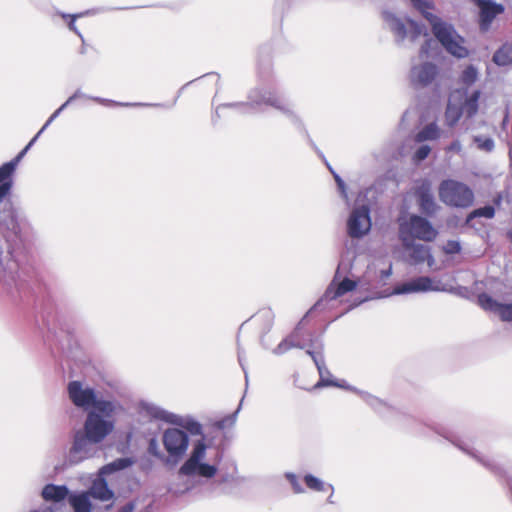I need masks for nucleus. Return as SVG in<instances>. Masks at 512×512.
Returning a JSON list of instances; mask_svg holds the SVG:
<instances>
[{
	"label": "nucleus",
	"instance_id": "18",
	"mask_svg": "<svg viewBox=\"0 0 512 512\" xmlns=\"http://www.w3.org/2000/svg\"><path fill=\"white\" fill-rule=\"evenodd\" d=\"M478 302L484 310L497 314L502 321H512V303H500L485 293L478 296Z\"/></svg>",
	"mask_w": 512,
	"mask_h": 512
},
{
	"label": "nucleus",
	"instance_id": "14",
	"mask_svg": "<svg viewBox=\"0 0 512 512\" xmlns=\"http://www.w3.org/2000/svg\"><path fill=\"white\" fill-rule=\"evenodd\" d=\"M437 74L438 68L431 62L413 64L409 73L410 83L415 88H423L430 85Z\"/></svg>",
	"mask_w": 512,
	"mask_h": 512
},
{
	"label": "nucleus",
	"instance_id": "26",
	"mask_svg": "<svg viewBox=\"0 0 512 512\" xmlns=\"http://www.w3.org/2000/svg\"><path fill=\"white\" fill-rule=\"evenodd\" d=\"M90 498L89 493L81 492L70 494L68 500L74 512H92Z\"/></svg>",
	"mask_w": 512,
	"mask_h": 512
},
{
	"label": "nucleus",
	"instance_id": "56",
	"mask_svg": "<svg viewBox=\"0 0 512 512\" xmlns=\"http://www.w3.org/2000/svg\"><path fill=\"white\" fill-rule=\"evenodd\" d=\"M509 156H510V159L512 160V149H510V151H509Z\"/></svg>",
	"mask_w": 512,
	"mask_h": 512
},
{
	"label": "nucleus",
	"instance_id": "19",
	"mask_svg": "<svg viewBox=\"0 0 512 512\" xmlns=\"http://www.w3.org/2000/svg\"><path fill=\"white\" fill-rule=\"evenodd\" d=\"M357 286V282L349 278H344L338 284L333 281L326 289L323 297L313 306L311 310L319 309L324 301L335 300L338 297L354 290Z\"/></svg>",
	"mask_w": 512,
	"mask_h": 512
},
{
	"label": "nucleus",
	"instance_id": "32",
	"mask_svg": "<svg viewBox=\"0 0 512 512\" xmlns=\"http://www.w3.org/2000/svg\"><path fill=\"white\" fill-rule=\"evenodd\" d=\"M82 96L80 91H76L72 96H70L67 101L62 104L47 120L44 126L40 129V131L36 134V139L38 136L59 116V114L76 98Z\"/></svg>",
	"mask_w": 512,
	"mask_h": 512
},
{
	"label": "nucleus",
	"instance_id": "13",
	"mask_svg": "<svg viewBox=\"0 0 512 512\" xmlns=\"http://www.w3.org/2000/svg\"><path fill=\"white\" fill-rule=\"evenodd\" d=\"M441 290H443V288L441 287L440 281L434 280L427 276H420L411 279L410 281L398 284L397 286H395L393 294L401 295Z\"/></svg>",
	"mask_w": 512,
	"mask_h": 512
},
{
	"label": "nucleus",
	"instance_id": "2",
	"mask_svg": "<svg viewBox=\"0 0 512 512\" xmlns=\"http://www.w3.org/2000/svg\"><path fill=\"white\" fill-rule=\"evenodd\" d=\"M207 449L204 437L194 441L188 458L179 468V475L213 478L218 471V461H207Z\"/></svg>",
	"mask_w": 512,
	"mask_h": 512
},
{
	"label": "nucleus",
	"instance_id": "8",
	"mask_svg": "<svg viewBox=\"0 0 512 512\" xmlns=\"http://www.w3.org/2000/svg\"><path fill=\"white\" fill-rule=\"evenodd\" d=\"M438 194L444 204L461 208L470 206L474 199L472 190L466 184L452 179L440 183Z\"/></svg>",
	"mask_w": 512,
	"mask_h": 512
},
{
	"label": "nucleus",
	"instance_id": "35",
	"mask_svg": "<svg viewBox=\"0 0 512 512\" xmlns=\"http://www.w3.org/2000/svg\"><path fill=\"white\" fill-rule=\"evenodd\" d=\"M304 481H305V484L307 485V487L311 490L323 491L325 488V483L321 479H319L311 474L305 475Z\"/></svg>",
	"mask_w": 512,
	"mask_h": 512
},
{
	"label": "nucleus",
	"instance_id": "38",
	"mask_svg": "<svg viewBox=\"0 0 512 512\" xmlns=\"http://www.w3.org/2000/svg\"><path fill=\"white\" fill-rule=\"evenodd\" d=\"M362 398L375 410L380 411L382 407L385 406V404L378 398L366 393H361Z\"/></svg>",
	"mask_w": 512,
	"mask_h": 512
},
{
	"label": "nucleus",
	"instance_id": "10",
	"mask_svg": "<svg viewBox=\"0 0 512 512\" xmlns=\"http://www.w3.org/2000/svg\"><path fill=\"white\" fill-rule=\"evenodd\" d=\"M249 99L251 102L250 104H225V105L219 106L216 109V112L218 113V111L220 109L226 108V107L236 108L242 112H247L252 104H255V105L265 104V105H270V106L282 111L283 113H292L291 104L285 98H283L282 96L278 95L275 92L253 91L250 94Z\"/></svg>",
	"mask_w": 512,
	"mask_h": 512
},
{
	"label": "nucleus",
	"instance_id": "43",
	"mask_svg": "<svg viewBox=\"0 0 512 512\" xmlns=\"http://www.w3.org/2000/svg\"><path fill=\"white\" fill-rule=\"evenodd\" d=\"M430 151H431V148L428 145L420 146L414 154L415 161L419 162V161L426 159L428 157Z\"/></svg>",
	"mask_w": 512,
	"mask_h": 512
},
{
	"label": "nucleus",
	"instance_id": "15",
	"mask_svg": "<svg viewBox=\"0 0 512 512\" xmlns=\"http://www.w3.org/2000/svg\"><path fill=\"white\" fill-rule=\"evenodd\" d=\"M401 242L410 264L417 265L426 262L428 267L433 268L435 265V259L431 254L429 246L416 243L412 240Z\"/></svg>",
	"mask_w": 512,
	"mask_h": 512
},
{
	"label": "nucleus",
	"instance_id": "29",
	"mask_svg": "<svg viewBox=\"0 0 512 512\" xmlns=\"http://www.w3.org/2000/svg\"><path fill=\"white\" fill-rule=\"evenodd\" d=\"M132 461L129 458H119L115 461L103 466L99 471V476L109 475L113 472L123 470L129 467Z\"/></svg>",
	"mask_w": 512,
	"mask_h": 512
},
{
	"label": "nucleus",
	"instance_id": "57",
	"mask_svg": "<svg viewBox=\"0 0 512 512\" xmlns=\"http://www.w3.org/2000/svg\"><path fill=\"white\" fill-rule=\"evenodd\" d=\"M507 117H508V116L506 115V116H505V118H504V121H503V125H505V123H506V121H507Z\"/></svg>",
	"mask_w": 512,
	"mask_h": 512
},
{
	"label": "nucleus",
	"instance_id": "6",
	"mask_svg": "<svg viewBox=\"0 0 512 512\" xmlns=\"http://www.w3.org/2000/svg\"><path fill=\"white\" fill-rule=\"evenodd\" d=\"M382 16L385 26L393 33L395 40L399 43L406 39L414 42L420 36H428L426 28L413 20H403L390 11H384Z\"/></svg>",
	"mask_w": 512,
	"mask_h": 512
},
{
	"label": "nucleus",
	"instance_id": "45",
	"mask_svg": "<svg viewBox=\"0 0 512 512\" xmlns=\"http://www.w3.org/2000/svg\"><path fill=\"white\" fill-rule=\"evenodd\" d=\"M149 453L156 457H163V454L159 451L158 443L156 439H151L148 447Z\"/></svg>",
	"mask_w": 512,
	"mask_h": 512
},
{
	"label": "nucleus",
	"instance_id": "9",
	"mask_svg": "<svg viewBox=\"0 0 512 512\" xmlns=\"http://www.w3.org/2000/svg\"><path fill=\"white\" fill-rule=\"evenodd\" d=\"M113 414L105 415L101 411L90 410L87 413L83 429V434L94 442L101 443L114 429Z\"/></svg>",
	"mask_w": 512,
	"mask_h": 512
},
{
	"label": "nucleus",
	"instance_id": "20",
	"mask_svg": "<svg viewBox=\"0 0 512 512\" xmlns=\"http://www.w3.org/2000/svg\"><path fill=\"white\" fill-rule=\"evenodd\" d=\"M480 9V26L483 31L489 29L494 18L504 11L500 4H496L491 0H474Z\"/></svg>",
	"mask_w": 512,
	"mask_h": 512
},
{
	"label": "nucleus",
	"instance_id": "25",
	"mask_svg": "<svg viewBox=\"0 0 512 512\" xmlns=\"http://www.w3.org/2000/svg\"><path fill=\"white\" fill-rule=\"evenodd\" d=\"M41 494L46 501L60 502L68 496L69 491L65 485L47 484Z\"/></svg>",
	"mask_w": 512,
	"mask_h": 512
},
{
	"label": "nucleus",
	"instance_id": "42",
	"mask_svg": "<svg viewBox=\"0 0 512 512\" xmlns=\"http://www.w3.org/2000/svg\"><path fill=\"white\" fill-rule=\"evenodd\" d=\"M62 18L66 19V18H69L70 19V22L68 24L69 26V29L73 32H75L81 39H83L82 37V34L78 31L77 27L75 26V20L79 17L82 16V14H65V13H62L61 14Z\"/></svg>",
	"mask_w": 512,
	"mask_h": 512
},
{
	"label": "nucleus",
	"instance_id": "33",
	"mask_svg": "<svg viewBox=\"0 0 512 512\" xmlns=\"http://www.w3.org/2000/svg\"><path fill=\"white\" fill-rule=\"evenodd\" d=\"M293 347L303 348V346L300 345L299 342H297L296 334H292L283 341H281V343L274 349V353L277 355H281Z\"/></svg>",
	"mask_w": 512,
	"mask_h": 512
},
{
	"label": "nucleus",
	"instance_id": "23",
	"mask_svg": "<svg viewBox=\"0 0 512 512\" xmlns=\"http://www.w3.org/2000/svg\"><path fill=\"white\" fill-rule=\"evenodd\" d=\"M86 493H89L90 497L101 501H107L113 498L114 493L109 489L107 482L104 480L103 476H99L92 483V486Z\"/></svg>",
	"mask_w": 512,
	"mask_h": 512
},
{
	"label": "nucleus",
	"instance_id": "12",
	"mask_svg": "<svg viewBox=\"0 0 512 512\" xmlns=\"http://www.w3.org/2000/svg\"><path fill=\"white\" fill-rule=\"evenodd\" d=\"M371 229L369 209L366 206L355 208L347 221L348 234L352 238H361Z\"/></svg>",
	"mask_w": 512,
	"mask_h": 512
},
{
	"label": "nucleus",
	"instance_id": "34",
	"mask_svg": "<svg viewBox=\"0 0 512 512\" xmlns=\"http://www.w3.org/2000/svg\"><path fill=\"white\" fill-rule=\"evenodd\" d=\"M478 78L477 69L470 65L468 66L461 75V82L467 86L473 84Z\"/></svg>",
	"mask_w": 512,
	"mask_h": 512
},
{
	"label": "nucleus",
	"instance_id": "1",
	"mask_svg": "<svg viewBox=\"0 0 512 512\" xmlns=\"http://www.w3.org/2000/svg\"><path fill=\"white\" fill-rule=\"evenodd\" d=\"M413 7L429 22L436 39L445 50L457 58L468 55L467 48L463 45L464 39L456 32L453 25L443 21L434 14V5L431 0H409Z\"/></svg>",
	"mask_w": 512,
	"mask_h": 512
},
{
	"label": "nucleus",
	"instance_id": "39",
	"mask_svg": "<svg viewBox=\"0 0 512 512\" xmlns=\"http://www.w3.org/2000/svg\"><path fill=\"white\" fill-rule=\"evenodd\" d=\"M240 406L238 409L231 415H228L227 417L221 419L218 421L217 426L220 429H225L227 427L233 426L236 422L237 414L239 412Z\"/></svg>",
	"mask_w": 512,
	"mask_h": 512
},
{
	"label": "nucleus",
	"instance_id": "7",
	"mask_svg": "<svg viewBox=\"0 0 512 512\" xmlns=\"http://www.w3.org/2000/svg\"><path fill=\"white\" fill-rule=\"evenodd\" d=\"M162 443L167 452L166 464L175 466L187 453L189 436L182 429L176 427L167 428L162 434Z\"/></svg>",
	"mask_w": 512,
	"mask_h": 512
},
{
	"label": "nucleus",
	"instance_id": "31",
	"mask_svg": "<svg viewBox=\"0 0 512 512\" xmlns=\"http://www.w3.org/2000/svg\"><path fill=\"white\" fill-rule=\"evenodd\" d=\"M440 136V129L435 123H431L425 126L421 131L416 135L415 140L417 142H423L426 140H435Z\"/></svg>",
	"mask_w": 512,
	"mask_h": 512
},
{
	"label": "nucleus",
	"instance_id": "28",
	"mask_svg": "<svg viewBox=\"0 0 512 512\" xmlns=\"http://www.w3.org/2000/svg\"><path fill=\"white\" fill-rule=\"evenodd\" d=\"M493 61L499 66L512 64V43L504 44L493 56Z\"/></svg>",
	"mask_w": 512,
	"mask_h": 512
},
{
	"label": "nucleus",
	"instance_id": "51",
	"mask_svg": "<svg viewBox=\"0 0 512 512\" xmlns=\"http://www.w3.org/2000/svg\"><path fill=\"white\" fill-rule=\"evenodd\" d=\"M391 273H392L391 267H389L387 270H382L381 271V277L383 279L388 278L391 275Z\"/></svg>",
	"mask_w": 512,
	"mask_h": 512
},
{
	"label": "nucleus",
	"instance_id": "5",
	"mask_svg": "<svg viewBox=\"0 0 512 512\" xmlns=\"http://www.w3.org/2000/svg\"><path fill=\"white\" fill-rule=\"evenodd\" d=\"M139 417L143 420H162L183 426L191 435H202V426L193 419L183 421L178 416L169 413L159 406L142 401L138 406Z\"/></svg>",
	"mask_w": 512,
	"mask_h": 512
},
{
	"label": "nucleus",
	"instance_id": "48",
	"mask_svg": "<svg viewBox=\"0 0 512 512\" xmlns=\"http://www.w3.org/2000/svg\"><path fill=\"white\" fill-rule=\"evenodd\" d=\"M462 150V145L460 143V141L458 140H455L453 141L447 148H446V151L447 152H456V153H459L461 152Z\"/></svg>",
	"mask_w": 512,
	"mask_h": 512
},
{
	"label": "nucleus",
	"instance_id": "37",
	"mask_svg": "<svg viewBox=\"0 0 512 512\" xmlns=\"http://www.w3.org/2000/svg\"><path fill=\"white\" fill-rule=\"evenodd\" d=\"M495 214V210H494V207L493 206H485V207H482V208H478L476 210H474L468 220H470L471 218H474V217H485V218H492Z\"/></svg>",
	"mask_w": 512,
	"mask_h": 512
},
{
	"label": "nucleus",
	"instance_id": "44",
	"mask_svg": "<svg viewBox=\"0 0 512 512\" xmlns=\"http://www.w3.org/2000/svg\"><path fill=\"white\" fill-rule=\"evenodd\" d=\"M93 100L101 103V104H104V105H110V104H115V105H119V106H142L143 104L141 103H117V102H114V101H111V100H107V99H103V98H98V97H95V98H92Z\"/></svg>",
	"mask_w": 512,
	"mask_h": 512
},
{
	"label": "nucleus",
	"instance_id": "36",
	"mask_svg": "<svg viewBox=\"0 0 512 512\" xmlns=\"http://www.w3.org/2000/svg\"><path fill=\"white\" fill-rule=\"evenodd\" d=\"M474 142L477 144L478 149L486 152H491L495 147L494 141L491 138L475 136Z\"/></svg>",
	"mask_w": 512,
	"mask_h": 512
},
{
	"label": "nucleus",
	"instance_id": "27",
	"mask_svg": "<svg viewBox=\"0 0 512 512\" xmlns=\"http://www.w3.org/2000/svg\"><path fill=\"white\" fill-rule=\"evenodd\" d=\"M467 92L465 91V96L462 99V109L463 112L468 116L472 117L478 111V101L480 98V91H474L470 97L466 96Z\"/></svg>",
	"mask_w": 512,
	"mask_h": 512
},
{
	"label": "nucleus",
	"instance_id": "21",
	"mask_svg": "<svg viewBox=\"0 0 512 512\" xmlns=\"http://www.w3.org/2000/svg\"><path fill=\"white\" fill-rule=\"evenodd\" d=\"M465 96L464 90H455L449 97V102L445 112V119L448 126H454L464 113L462 109V99Z\"/></svg>",
	"mask_w": 512,
	"mask_h": 512
},
{
	"label": "nucleus",
	"instance_id": "52",
	"mask_svg": "<svg viewBox=\"0 0 512 512\" xmlns=\"http://www.w3.org/2000/svg\"><path fill=\"white\" fill-rule=\"evenodd\" d=\"M344 267H345V264H344L343 261H341L340 264L338 265L335 277H339L340 276L341 270L344 269Z\"/></svg>",
	"mask_w": 512,
	"mask_h": 512
},
{
	"label": "nucleus",
	"instance_id": "55",
	"mask_svg": "<svg viewBox=\"0 0 512 512\" xmlns=\"http://www.w3.org/2000/svg\"><path fill=\"white\" fill-rule=\"evenodd\" d=\"M327 501H328L329 503H333V500H332V494L329 496V498L327 499Z\"/></svg>",
	"mask_w": 512,
	"mask_h": 512
},
{
	"label": "nucleus",
	"instance_id": "46",
	"mask_svg": "<svg viewBox=\"0 0 512 512\" xmlns=\"http://www.w3.org/2000/svg\"><path fill=\"white\" fill-rule=\"evenodd\" d=\"M12 182L0 184V202L10 193Z\"/></svg>",
	"mask_w": 512,
	"mask_h": 512
},
{
	"label": "nucleus",
	"instance_id": "4",
	"mask_svg": "<svg viewBox=\"0 0 512 512\" xmlns=\"http://www.w3.org/2000/svg\"><path fill=\"white\" fill-rule=\"evenodd\" d=\"M438 231L426 218L413 214L407 219L399 220V239L401 241H415L419 239L432 242L436 239Z\"/></svg>",
	"mask_w": 512,
	"mask_h": 512
},
{
	"label": "nucleus",
	"instance_id": "49",
	"mask_svg": "<svg viewBox=\"0 0 512 512\" xmlns=\"http://www.w3.org/2000/svg\"><path fill=\"white\" fill-rule=\"evenodd\" d=\"M433 43V40L432 39H426L425 40V43L421 46V49H420V55L421 56H426L428 55L429 53V48H430V45Z\"/></svg>",
	"mask_w": 512,
	"mask_h": 512
},
{
	"label": "nucleus",
	"instance_id": "17",
	"mask_svg": "<svg viewBox=\"0 0 512 512\" xmlns=\"http://www.w3.org/2000/svg\"><path fill=\"white\" fill-rule=\"evenodd\" d=\"M415 195L417 197L419 209L423 214L432 216L436 213L439 207L435 201L431 185L428 181H423L417 187Z\"/></svg>",
	"mask_w": 512,
	"mask_h": 512
},
{
	"label": "nucleus",
	"instance_id": "22",
	"mask_svg": "<svg viewBox=\"0 0 512 512\" xmlns=\"http://www.w3.org/2000/svg\"><path fill=\"white\" fill-rule=\"evenodd\" d=\"M307 354H309L312 357L320 375V381L315 385V388L322 386L343 387L342 384L334 382L330 379L331 374L326 368L323 356L320 353L308 349Z\"/></svg>",
	"mask_w": 512,
	"mask_h": 512
},
{
	"label": "nucleus",
	"instance_id": "54",
	"mask_svg": "<svg viewBox=\"0 0 512 512\" xmlns=\"http://www.w3.org/2000/svg\"><path fill=\"white\" fill-rule=\"evenodd\" d=\"M501 199H502V196L501 195H498L497 198L494 200L495 204L496 205H499L500 202H501Z\"/></svg>",
	"mask_w": 512,
	"mask_h": 512
},
{
	"label": "nucleus",
	"instance_id": "53",
	"mask_svg": "<svg viewBox=\"0 0 512 512\" xmlns=\"http://www.w3.org/2000/svg\"><path fill=\"white\" fill-rule=\"evenodd\" d=\"M238 359H239L240 365L242 366V368H244L243 363H242V356H241L240 352L238 353ZM243 370H245V369H243ZM244 373H245V379H246V383H247L248 382V375H247L246 371H244Z\"/></svg>",
	"mask_w": 512,
	"mask_h": 512
},
{
	"label": "nucleus",
	"instance_id": "3",
	"mask_svg": "<svg viewBox=\"0 0 512 512\" xmlns=\"http://www.w3.org/2000/svg\"><path fill=\"white\" fill-rule=\"evenodd\" d=\"M68 396L71 402L84 411L97 409L102 414H114L118 408V404L114 401L97 399L93 388L84 385L80 381H71L67 387Z\"/></svg>",
	"mask_w": 512,
	"mask_h": 512
},
{
	"label": "nucleus",
	"instance_id": "30",
	"mask_svg": "<svg viewBox=\"0 0 512 512\" xmlns=\"http://www.w3.org/2000/svg\"><path fill=\"white\" fill-rule=\"evenodd\" d=\"M460 450L464 451L465 453H467L469 456H471L472 458H474L475 460H477L479 463H481L483 466L485 467H491L492 466V463L489 459L483 457L482 455H480L478 453V451H476L474 448H472L469 444H467L466 442L464 441H458V442H453Z\"/></svg>",
	"mask_w": 512,
	"mask_h": 512
},
{
	"label": "nucleus",
	"instance_id": "50",
	"mask_svg": "<svg viewBox=\"0 0 512 512\" xmlns=\"http://www.w3.org/2000/svg\"><path fill=\"white\" fill-rule=\"evenodd\" d=\"M135 510V504L134 502H129L126 505H124L119 512H133Z\"/></svg>",
	"mask_w": 512,
	"mask_h": 512
},
{
	"label": "nucleus",
	"instance_id": "24",
	"mask_svg": "<svg viewBox=\"0 0 512 512\" xmlns=\"http://www.w3.org/2000/svg\"><path fill=\"white\" fill-rule=\"evenodd\" d=\"M36 141V137H34L28 145L11 161L3 164L0 167V184L5 182H12L9 178L16 169V166L18 162L21 160V158L25 155L27 150L34 144Z\"/></svg>",
	"mask_w": 512,
	"mask_h": 512
},
{
	"label": "nucleus",
	"instance_id": "41",
	"mask_svg": "<svg viewBox=\"0 0 512 512\" xmlns=\"http://www.w3.org/2000/svg\"><path fill=\"white\" fill-rule=\"evenodd\" d=\"M461 250V245L458 241L455 240H449L447 243L443 246V251L446 254H457Z\"/></svg>",
	"mask_w": 512,
	"mask_h": 512
},
{
	"label": "nucleus",
	"instance_id": "16",
	"mask_svg": "<svg viewBox=\"0 0 512 512\" xmlns=\"http://www.w3.org/2000/svg\"><path fill=\"white\" fill-rule=\"evenodd\" d=\"M19 264L13 250L0 248V283L10 284L15 281Z\"/></svg>",
	"mask_w": 512,
	"mask_h": 512
},
{
	"label": "nucleus",
	"instance_id": "47",
	"mask_svg": "<svg viewBox=\"0 0 512 512\" xmlns=\"http://www.w3.org/2000/svg\"><path fill=\"white\" fill-rule=\"evenodd\" d=\"M334 178H335V181H336L338 188L341 192L342 197L347 199V192H346V187H345L344 181L340 178L339 175H337L335 173H334Z\"/></svg>",
	"mask_w": 512,
	"mask_h": 512
},
{
	"label": "nucleus",
	"instance_id": "40",
	"mask_svg": "<svg viewBox=\"0 0 512 512\" xmlns=\"http://www.w3.org/2000/svg\"><path fill=\"white\" fill-rule=\"evenodd\" d=\"M285 477L290 482L295 493L299 494L304 492V488L301 486L297 476L294 473L288 472L285 474Z\"/></svg>",
	"mask_w": 512,
	"mask_h": 512
},
{
	"label": "nucleus",
	"instance_id": "11",
	"mask_svg": "<svg viewBox=\"0 0 512 512\" xmlns=\"http://www.w3.org/2000/svg\"><path fill=\"white\" fill-rule=\"evenodd\" d=\"M98 442L90 440L81 430L74 434L73 444L67 456L70 465H76L86 459L93 458L98 452Z\"/></svg>",
	"mask_w": 512,
	"mask_h": 512
}]
</instances>
